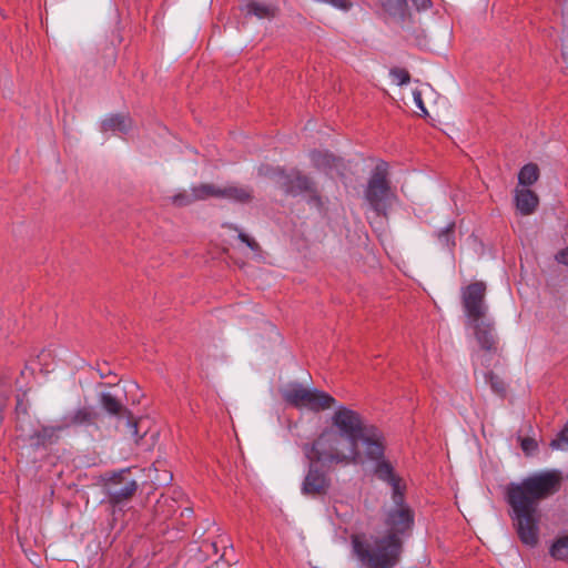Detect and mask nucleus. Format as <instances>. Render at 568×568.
<instances>
[{
	"mask_svg": "<svg viewBox=\"0 0 568 568\" xmlns=\"http://www.w3.org/2000/svg\"><path fill=\"white\" fill-rule=\"evenodd\" d=\"M562 474L558 469L544 470L506 486L505 499L509 517L519 540L535 547L539 540L540 501L559 491Z\"/></svg>",
	"mask_w": 568,
	"mask_h": 568,
	"instance_id": "nucleus-1",
	"label": "nucleus"
},
{
	"mask_svg": "<svg viewBox=\"0 0 568 568\" xmlns=\"http://www.w3.org/2000/svg\"><path fill=\"white\" fill-rule=\"evenodd\" d=\"M371 425L357 410L339 405L331 417V426L325 427L313 443L332 454H345L341 445L346 440L351 446V454L347 455L352 458V464H356L361 458L358 450L361 437Z\"/></svg>",
	"mask_w": 568,
	"mask_h": 568,
	"instance_id": "nucleus-2",
	"label": "nucleus"
},
{
	"mask_svg": "<svg viewBox=\"0 0 568 568\" xmlns=\"http://www.w3.org/2000/svg\"><path fill=\"white\" fill-rule=\"evenodd\" d=\"M302 448L308 464L301 483V494L312 499H324L332 489L331 471L334 466L351 465L352 458L347 454H332L313 442L304 444Z\"/></svg>",
	"mask_w": 568,
	"mask_h": 568,
	"instance_id": "nucleus-3",
	"label": "nucleus"
},
{
	"mask_svg": "<svg viewBox=\"0 0 568 568\" xmlns=\"http://www.w3.org/2000/svg\"><path fill=\"white\" fill-rule=\"evenodd\" d=\"M354 554L366 568H395L404 550L403 540L395 539L393 535H384L363 540L353 536Z\"/></svg>",
	"mask_w": 568,
	"mask_h": 568,
	"instance_id": "nucleus-4",
	"label": "nucleus"
},
{
	"mask_svg": "<svg viewBox=\"0 0 568 568\" xmlns=\"http://www.w3.org/2000/svg\"><path fill=\"white\" fill-rule=\"evenodd\" d=\"M359 443L364 446L365 458L375 464L376 478L388 484L397 493L398 483L403 479L395 473L392 463L385 458L386 443L383 432L372 424L363 433Z\"/></svg>",
	"mask_w": 568,
	"mask_h": 568,
	"instance_id": "nucleus-5",
	"label": "nucleus"
},
{
	"mask_svg": "<svg viewBox=\"0 0 568 568\" xmlns=\"http://www.w3.org/2000/svg\"><path fill=\"white\" fill-rule=\"evenodd\" d=\"M365 199L377 215L386 216L395 197L388 180V164L381 161L376 164L365 189Z\"/></svg>",
	"mask_w": 568,
	"mask_h": 568,
	"instance_id": "nucleus-6",
	"label": "nucleus"
},
{
	"mask_svg": "<svg viewBox=\"0 0 568 568\" xmlns=\"http://www.w3.org/2000/svg\"><path fill=\"white\" fill-rule=\"evenodd\" d=\"M406 486L402 481L398 483V490L392 489V499L395 508L390 509L384 520L386 527L385 535H393L395 539L403 540L409 537L413 531L415 515L412 508L405 503Z\"/></svg>",
	"mask_w": 568,
	"mask_h": 568,
	"instance_id": "nucleus-7",
	"label": "nucleus"
},
{
	"mask_svg": "<svg viewBox=\"0 0 568 568\" xmlns=\"http://www.w3.org/2000/svg\"><path fill=\"white\" fill-rule=\"evenodd\" d=\"M99 404L109 416L122 423L119 427L126 438L138 444L145 436V430L140 432L141 420L133 416L120 398L111 393H101Z\"/></svg>",
	"mask_w": 568,
	"mask_h": 568,
	"instance_id": "nucleus-8",
	"label": "nucleus"
},
{
	"mask_svg": "<svg viewBox=\"0 0 568 568\" xmlns=\"http://www.w3.org/2000/svg\"><path fill=\"white\" fill-rule=\"evenodd\" d=\"M102 487L108 503L116 507L132 499L139 484L131 477V468L128 467L105 473L102 477Z\"/></svg>",
	"mask_w": 568,
	"mask_h": 568,
	"instance_id": "nucleus-9",
	"label": "nucleus"
},
{
	"mask_svg": "<svg viewBox=\"0 0 568 568\" xmlns=\"http://www.w3.org/2000/svg\"><path fill=\"white\" fill-rule=\"evenodd\" d=\"M286 404L295 408H307L314 413L326 410L336 404V399L324 390L305 388L300 384L283 393Z\"/></svg>",
	"mask_w": 568,
	"mask_h": 568,
	"instance_id": "nucleus-10",
	"label": "nucleus"
},
{
	"mask_svg": "<svg viewBox=\"0 0 568 568\" xmlns=\"http://www.w3.org/2000/svg\"><path fill=\"white\" fill-rule=\"evenodd\" d=\"M487 285L483 281H475L460 290V301L465 315L469 322L486 318L488 306L485 297Z\"/></svg>",
	"mask_w": 568,
	"mask_h": 568,
	"instance_id": "nucleus-11",
	"label": "nucleus"
},
{
	"mask_svg": "<svg viewBox=\"0 0 568 568\" xmlns=\"http://www.w3.org/2000/svg\"><path fill=\"white\" fill-rule=\"evenodd\" d=\"M277 174L281 176V187L285 194L291 196H300L311 190L315 182L311 176L304 174L300 170H292L286 172L284 169H278Z\"/></svg>",
	"mask_w": 568,
	"mask_h": 568,
	"instance_id": "nucleus-12",
	"label": "nucleus"
},
{
	"mask_svg": "<svg viewBox=\"0 0 568 568\" xmlns=\"http://www.w3.org/2000/svg\"><path fill=\"white\" fill-rule=\"evenodd\" d=\"M378 2L388 16L402 22L410 16V8L422 11L432 7L430 0H378Z\"/></svg>",
	"mask_w": 568,
	"mask_h": 568,
	"instance_id": "nucleus-13",
	"label": "nucleus"
},
{
	"mask_svg": "<svg viewBox=\"0 0 568 568\" xmlns=\"http://www.w3.org/2000/svg\"><path fill=\"white\" fill-rule=\"evenodd\" d=\"M102 419V414L93 406H83L64 417V427H95Z\"/></svg>",
	"mask_w": 568,
	"mask_h": 568,
	"instance_id": "nucleus-14",
	"label": "nucleus"
},
{
	"mask_svg": "<svg viewBox=\"0 0 568 568\" xmlns=\"http://www.w3.org/2000/svg\"><path fill=\"white\" fill-rule=\"evenodd\" d=\"M240 11L245 17H256L257 19H274L280 9L276 4L260 2L256 0H247L240 6Z\"/></svg>",
	"mask_w": 568,
	"mask_h": 568,
	"instance_id": "nucleus-15",
	"label": "nucleus"
},
{
	"mask_svg": "<svg viewBox=\"0 0 568 568\" xmlns=\"http://www.w3.org/2000/svg\"><path fill=\"white\" fill-rule=\"evenodd\" d=\"M474 328L475 337L484 351H496V338L494 334V324L486 318L478 322H470Z\"/></svg>",
	"mask_w": 568,
	"mask_h": 568,
	"instance_id": "nucleus-16",
	"label": "nucleus"
},
{
	"mask_svg": "<svg viewBox=\"0 0 568 568\" xmlns=\"http://www.w3.org/2000/svg\"><path fill=\"white\" fill-rule=\"evenodd\" d=\"M133 128V120L129 114L115 113L110 114L101 122L102 132L129 133Z\"/></svg>",
	"mask_w": 568,
	"mask_h": 568,
	"instance_id": "nucleus-17",
	"label": "nucleus"
},
{
	"mask_svg": "<svg viewBox=\"0 0 568 568\" xmlns=\"http://www.w3.org/2000/svg\"><path fill=\"white\" fill-rule=\"evenodd\" d=\"M515 202L516 207L523 215H530L536 211L539 204V199L534 191L529 189H520L516 190Z\"/></svg>",
	"mask_w": 568,
	"mask_h": 568,
	"instance_id": "nucleus-18",
	"label": "nucleus"
},
{
	"mask_svg": "<svg viewBox=\"0 0 568 568\" xmlns=\"http://www.w3.org/2000/svg\"><path fill=\"white\" fill-rule=\"evenodd\" d=\"M64 428L63 426H42L39 430L34 432L30 436V440L32 442V446L47 447L48 445H52L59 439V432Z\"/></svg>",
	"mask_w": 568,
	"mask_h": 568,
	"instance_id": "nucleus-19",
	"label": "nucleus"
},
{
	"mask_svg": "<svg viewBox=\"0 0 568 568\" xmlns=\"http://www.w3.org/2000/svg\"><path fill=\"white\" fill-rule=\"evenodd\" d=\"M311 161L317 170L328 171L336 169L342 162L341 158L335 156L328 151L313 150L310 153Z\"/></svg>",
	"mask_w": 568,
	"mask_h": 568,
	"instance_id": "nucleus-20",
	"label": "nucleus"
},
{
	"mask_svg": "<svg viewBox=\"0 0 568 568\" xmlns=\"http://www.w3.org/2000/svg\"><path fill=\"white\" fill-rule=\"evenodd\" d=\"M221 199H229L235 203L246 204L253 200V190L248 186L227 185L222 187Z\"/></svg>",
	"mask_w": 568,
	"mask_h": 568,
	"instance_id": "nucleus-21",
	"label": "nucleus"
},
{
	"mask_svg": "<svg viewBox=\"0 0 568 568\" xmlns=\"http://www.w3.org/2000/svg\"><path fill=\"white\" fill-rule=\"evenodd\" d=\"M455 227V222H450L444 229H440L434 233V236L437 239L442 247L453 251V248L456 246Z\"/></svg>",
	"mask_w": 568,
	"mask_h": 568,
	"instance_id": "nucleus-22",
	"label": "nucleus"
},
{
	"mask_svg": "<svg viewBox=\"0 0 568 568\" xmlns=\"http://www.w3.org/2000/svg\"><path fill=\"white\" fill-rule=\"evenodd\" d=\"M539 179V168L535 163L525 164L518 173V183L530 186Z\"/></svg>",
	"mask_w": 568,
	"mask_h": 568,
	"instance_id": "nucleus-23",
	"label": "nucleus"
},
{
	"mask_svg": "<svg viewBox=\"0 0 568 568\" xmlns=\"http://www.w3.org/2000/svg\"><path fill=\"white\" fill-rule=\"evenodd\" d=\"M193 191L195 192L197 201H204L210 197L221 199L222 187H219L214 184L202 183L199 185H193Z\"/></svg>",
	"mask_w": 568,
	"mask_h": 568,
	"instance_id": "nucleus-24",
	"label": "nucleus"
},
{
	"mask_svg": "<svg viewBox=\"0 0 568 568\" xmlns=\"http://www.w3.org/2000/svg\"><path fill=\"white\" fill-rule=\"evenodd\" d=\"M550 555L557 560L568 561V535L558 538L552 544Z\"/></svg>",
	"mask_w": 568,
	"mask_h": 568,
	"instance_id": "nucleus-25",
	"label": "nucleus"
},
{
	"mask_svg": "<svg viewBox=\"0 0 568 568\" xmlns=\"http://www.w3.org/2000/svg\"><path fill=\"white\" fill-rule=\"evenodd\" d=\"M303 195L310 206L316 207L320 212L325 210V201L317 189L316 182H314L311 190L306 191Z\"/></svg>",
	"mask_w": 568,
	"mask_h": 568,
	"instance_id": "nucleus-26",
	"label": "nucleus"
},
{
	"mask_svg": "<svg viewBox=\"0 0 568 568\" xmlns=\"http://www.w3.org/2000/svg\"><path fill=\"white\" fill-rule=\"evenodd\" d=\"M196 201L197 200L195 196V192L193 191V186L191 187L190 192L183 190L171 197L172 204L178 207L191 205Z\"/></svg>",
	"mask_w": 568,
	"mask_h": 568,
	"instance_id": "nucleus-27",
	"label": "nucleus"
},
{
	"mask_svg": "<svg viewBox=\"0 0 568 568\" xmlns=\"http://www.w3.org/2000/svg\"><path fill=\"white\" fill-rule=\"evenodd\" d=\"M549 446L555 450H568V422L562 429L551 439Z\"/></svg>",
	"mask_w": 568,
	"mask_h": 568,
	"instance_id": "nucleus-28",
	"label": "nucleus"
},
{
	"mask_svg": "<svg viewBox=\"0 0 568 568\" xmlns=\"http://www.w3.org/2000/svg\"><path fill=\"white\" fill-rule=\"evenodd\" d=\"M486 382L489 384L490 388L494 393L500 396H505L506 394V385L503 378H500L497 374L494 372H488L485 375Z\"/></svg>",
	"mask_w": 568,
	"mask_h": 568,
	"instance_id": "nucleus-29",
	"label": "nucleus"
},
{
	"mask_svg": "<svg viewBox=\"0 0 568 568\" xmlns=\"http://www.w3.org/2000/svg\"><path fill=\"white\" fill-rule=\"evenodd\" d=\"M390 75L399 85L407 84L410 81L409 72L406 69L394 68L390 70Z\"/></svg>",
	"mask_w": 568,
	"mask_h": 568,
	"instance_id": "nucleus-30",
	"label": "nucleus"
},
{
	"mask_svg": "<svg viewBox=\"0 0 568 568\" xmlns=\"http://www.w3.org/2000/svg\"><path fill=\"white\" fill-rule=\"evenodd\" d=\"M520 447L526 455H532L538 449V443L531 437H524Z\"/></svg>",
	"mask_w": 568,
	"mask_h": 568,
	"instance_id": "nucleus-31",
	"label": "nucleus"
},
{
	"mask_svg": "<svg viewBox=\"0 0 568 568\" xmlns=\"http://www.w3.org/2000/svg\"><path fill=\"white\" fill-rule=\"evenodd\" d=\"M237 237L242 243H245L252 251H257L260 248L257 242L254 239L250 237L244 232H239Z\"/></svg>",
	"mask_w": 568,
	"mask_h": 568,
	"instance_id": "nucleus-32",
	"label": "nucleus"
},
{
	"mask_svg": "<svg viewBox=\"0 0 568 568\" xmlns=\"http://www.w3.org/2000/svg\"><path fill=\"white\" fill-rule=\"evenodd\" d=\"M97 372H98L100 378H108L110 376L116 377L115 374H113L110 369H108L106 367H102L100 365H98ZM119 382L116 381V378H114V381L109 382L108 385L115 386Z\"/></svg>",
	"mask_w": 568,
	"mask_h": 568,
	"instance_id": "nucleus-33",
	"label": "nucleus"
},
{
	"mask_svg": "<svg viewBox=\"0 0 568 568\" xmlns=\"http://www.w3.org/2000/svg\"><path fill=\"white\" fill-rule=\"evenodd\" d=\"M556 261L560 264L568 266V246L566 248L560 250L556 256Z\"/></svg>",
	"mask_w": 568,
	"mask_h": 568,
	"instance_id": "nucleus-34",
	"label": "nucleus"
},
{
	"mask_svg": "<svg viewBox=\"0 0 568 568\" xmlns=\"http://www.w3.org/2000/svg\"><path fill=\"white\" fill-rule=\"evenodd\" d=\"M414 101L416 103V106L424 113V114H427V110L425 108V104L423 102V99H422V94L420 92L416 91L414 92Z\"/></svg>",
	"mask_w": 568,
	"mask_h": 568,
	"instance_id": "nucleus-35",
	"label": "nucleus"
},
{
	"mask_svg": "<svg viewBox=\"0 0 568 568\" xmlns=\"http://www.w3.org/2000/svg\"><path fill=\"white\" fill-rule=\"evenodd\" d=\"M169 501H170L169 498H164L163 500L159 499L156 503V506H155V510L159 511V509L163 506V504H168Z\"/></svg>",
	"mask_w": 568,
	"mask_h": 568,
	"instance_id": "nucleus-36",
	"label": "nucleus"
},
{
	"mask_svg": "<svg viewBox=\"0 0 568 568\" xmlns=\"http://www.w3.org/2000/svg\"><path fill=\"white\" fill-rule=\"evenodd\" d=\"M7 397L0 393V409L6 405Z\"/></svg>",
	"mask_w": 568,
	"mask_h": 568,
	"instance_id": "nucleus-37",
	"label": "nucleus"
},
{
	"mask_svg": "<svg viewBox=\"0 0 568 568\" xmlns=\"http://www.w3.org/2000/svg\"><path fill=\"white\" fill-rule=\"evenodd\" d=\"M131 387L138 388V385L135 383H132Z\"/></svg>",
	"mask_w": 568,
	"mask_h": 568,
	"instance_id": "nucleus-38",
	"label": "nucleus"
}]
</instances>
